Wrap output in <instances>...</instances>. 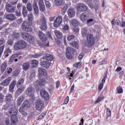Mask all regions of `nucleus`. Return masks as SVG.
Masks as SVG:
<instances>
[{
	"mask_svg": "<svg viewBox=\"0 0 125 125\" xmlns=\"http://www.w3.org/2000/svg\"><path fill=\"white\" fill-rule=\"evenodd\" d=\"M15 114H17V109L16 108H12L11 110L6 113L8 117H11V125H16V124L18 123V118Z\"/></svg>",
	"mask_w": 125,
	"mask_h": 125,
	"instance_id": "1",
	"label": "nucleus"
},
{
	"mask_svg": "<svg viewBox=\"0 0 125 125\" xmlns=\"http://www.w3.org/2000/svg\"><path fill=\"white\" fill-rule=\"evenodd\" d=\"M27 47V42L23 40H20L14 43V49L15 50H22Z\"/></svg>",
	"mask_w": 125,
	"mask_h": 125,
	"instance_id": "2",
	"label": "nucleus"
},
{
	"mask_svg": "<svg viewBox=\"0 0 125 125\" xmlns=\"http://www.w3.org/2000/svg\"><path fill=\"white\" fill-rule=\"evenodd\" d=\"M38 25H40V29L42 31L47 30V25H46V19L45 17H42L40 21H37Z\"/></svg>",
	"mask_w": 125,
	"mask_h": 125,
	"instance_id": "3",
	"label": "nucleus"
},
{
	"mask_svg": "<svg viewBox=\"0 0 125 125\" xmlns=\"http://www.w3.org/2000/svg\"><path fill=\"white\" fill-rule=\"evenodd\" d=\"M21 37L23 40L28 41L30 43H34L35 42V37L25 32L21 33Z\"/></svg>",
	"mask_w": 125,
	"mask_h": 125,
	"instance_id": "4",
	"label": "nucleus"
},
{
	"mask_svg": "<svg viewBox=\"0 0 125 125\" xmlns=\"http://www.w3.org/2000/svg\"><path fill=\"white\" fill-rule=\"evenodd\" d=\"M38 35L39 36L40 39L43 41V47H45V46H49V42L47 39H45V34L42 33V31H40L39 32Z\"/></svg>",
	"mask_w": 125,
	"mask_h": 125,
	"instance_id": "5",
	"label": "nucleus"
},
{
	"mask_svg": "<svg viewBox=\"0 0 125 125\" xmlns=\"http://www.w3.org/2000/svg\"><path fill=\"white\" fill-rule=\"evenodd\" d=\"M87 42L90 47L93 46L94 43H95V41L94 40L93 34H89L87 35Z\"/></svg>",
	"mask_w": 125,
	"mask_h": 125,
	"instance_id": "6",
	"label": "nucleus"
},
{
	"mask_svg": "<svg viewBox=\"0 0 125 125\" xmlns=\"http://www.w3.org/2000/svg\"><path fill=\"white\" fill-rule=\"evenodd\" d=\"M35 108L36 110H38V111H41V110L44 108V103L42 99L37 100Z\"/></svg>",
	"mask_w": 125,
	"mask_h": 125,
	"instance_id": "7",
	"label": "nucleus"
},
{
	"mask_svg": "<svg viewBox=\"0 0 125 125\" xmlns=\"http://www.w3.org/2000/svg\"><path fill=\"white\" fill-rule=\"evenodd\" d=\"M18 87V89L16 91V92L15 94V98H18V96L21 94L22 92H23L24 90H25V86H17Z\"/></svg>",
	"mask_w": 125,
	"mask_h": 125,
	"instance_id": "8",
	"label": "nucleus"
},
{
	"mask_svg": "<svg viewBox=\"0 0 125 125\" xmlns=\"http://www.w3.org/2000/svg\"><path fill=\"white\" fill-rule=\"evenodd\" d=\"M77 9L79 12H84L87 10V6L84 4L80 3L77 5Z\"/></svg>",
	"mask_w": 125,
	"mask_h": 125,
	"instance_id": "9",
	"label": "nucleus"
},
{
	"mask_svg": "<svg viewBox=\"0 0 125 125\" xmlns=\"http://www.w3.org/2000/svg\"><path fill=\"white\" fill-rule=\"evenodd\" d=\"M38 73L40 80L42 79V77H45V76L47 75L46 70L44 68H42V67H39L38 68Z\"/></svg>",
	"mask_w": 125,
	"mask_h": 125,
	"instance_id": "10",
	"label": "nucleus"
},
{
	"mask_svg": "<svg viewBox=\"0 0 125 125\" xmlns=\"http://www.w3.org/2000/svg\"><path fill=\"white\" fill-rule=\"evenodd\" d=\"M22 29L26 32H32L33 31L32 28L27 23V21H24L22 23Z\"/></svg>",
	"mask_w": 125,
	"mask_h": 125,
	"instance_id": "11",
	"label": "nucleus"
},
{
	"mask_svg": "<svg viewBox=\"0 0 125 125\" xmlns=\"http://www.w3.org/2000/svg\"><path fill=\"white\" fill-rule=\"evenodd\" d=\"M51 64L50 61L44 60L41 62V66L46 69H48L51 66Z\"/></svg>",
	"mask_w": 125,
	"mask_h": 125,
	"instance_id": "12",
	"label": "nucleus"
},
{
	"mask_svg": "<svg viewBox=\"0 0 125 125\" xmlns=\"http://www.w3.org/2000/svg\"><path fill=\"white\" fill-rule=\"evenodd\" d=\"M62 23V16H59L56 18L54 21V25L55 27H58L60 26V24Z\"/></svg>",
	"mask_w": 125,
	"mask_h": 125,
	"instance_id": "13",
	"label": "nucleus"
},
{
	"mask_svg": "<svg viewBox=\"0 0 125 125\" xmlns=\"http://www.w3.org/2000/svg\"><path fill=\"white\" fill-rule=\"evenodd\" d=\"M6 10L8 13L14 12V11H15V7L10 4H6Z\"/></svg>",
	"mask_w": 125,
	"mask_h": 125,
	"instance_id": "14",
	"label": "nucleus"
},
{
	"mask_svg": "<svg viewBox=\"0 0 125 125\" xmlns=\"http://www.w3.org/2000/svg\"><path fill=\"white\" fill-rule=\"evenodd\" d=\"M40 94L42 97L44 98L45 100H48V99H49V95L48 94V93L45 90H42Z\"/></svg>",
	"mask_w": 125,
	"mask_h": 125,
	"instance_id": "15",
	"label": "nucleus"
},
{
	"mask_svg": "<svg viewBox=\"0 0 125 125\" xmlns=\"http://www.w3.org/2000/svg\"><path fill=\"white\" fill-rule=\"evenodd\" d=\"M26 92L27 95L32 96L35 93V89L32 86L29 87L26 89Z\"/></svg>",
	"mask_w": 125,
	"mask_h": 125,
	"instance_id": "16",
	"label": "nucleus"
},
{
	"mask_svg": "<svg viewBox=\"0 0 125 125\" xmlns=\"http://www.w3.org/2000/svg\"><path fill=\"white\" fill-rule=\"evenodd\" d=\"M72 49L70 47H68L66 48V57L68 59H72Z\"/></svg>",
	"mask_w": 125,
	"mask_h": 125,
	"instance_id": "17",
	"label": "nucleus"
},
{
	"mask_svg": "<svg viewBox=\"0 0 125 125\" xmlns=\"http://www.w3.org/2000/svg\"><path fill=\"white\" fill-rule=\"evenodd\" d=\"M42 59L47 61H50V62H51V61L54 59V57L53 56H52V55L47 54L44 55Z\"/></svg>",
	"mask_w": 125,
	"mask_h": 125,
	"instance_id": "18",
	"label": "nucleus"
},
{
	"mask_svg": "<svg viewBox=\"0 0 125 125\" xmlns=\"http://www.w3.org/2000/svg\"><path fill=\"white\" fill-rule=\"evenodd\" d=\"M25 100V96L21 95L18 98L17 101V106H21V104H22V102Z\"/></svg>",
	"mask_w": 125,
	"mask_h": 125,
	"instance_id": "19",
	"label": "nucleus"
},
{
	"mask_svg": "<svg viewBox=\"0 0 125 125\" xmlns=\"http://www.w3.org/2000/svg\"><path fill=\"white\" fill-rule=\"evenodd\" d=\"M33 9L36 14H39V6H38V2L37 0H35L33 2Z\"/></svg>",
	"mask_w": 125,
	"mask_h": 125,
	"instance_id": "20",
	"label": "nucleus"
},
{
	"mask_svg": "<svg viewBox=\"0 0 125 125\" xmlns=\"http://www.w3.org/2000/svg\"><path fill=\"white\" fill-rule=\"evenodd\" d=\"M11 81V77H8L6 80H4L0 83L1 85H3L4 86L8 85L10 83V81Z\"/></svg>",
	"mask_w": 125,
	"mask_h": 125,
	"instance_id": "21",
	"label": "nucleus"
},
{
	"mask_svg": "<svg viewBox=\"0 0 125 125\" xmlns=\"http://www.w3.org/2000/svg\"><path fill=\"white\" fill-rule=\"evenodd\" d=\"M67 13L68 14V16H69V17H71V18L75 16V12L73 8H69L68 9Z\"/></svg>",
	"mask_w": 125,
	"mask_h": 125,
	"instance_id": "22",
	"label": "nucleus"
},
{
	"mask_svg": "<svg viewBox=\"0 0 125 125\" xmlns=\"http://www.w3.org/2000/svg\"><path fill=\"white\" fill-rule=\"evenodd\" d=\"M15 85H16V81H13L9 85V90L11 92H13L14 91V88H15Z\"/></svg>",
	"mask_w": 125,
	"mask_h": 125,
	"instance_id": "23",
	"label": "nucleus"
},
{
	"mask_svg": "<svg viewBox=\"0 0 125 125\" xmlns=\"http://www.w3.org/2000/svg\"><path fill=\"white\" fill-rule=\"evenodd\" d=\"M12 38L13 40H19L20 38V33L14 31L12 35Z\"/></svg>",
	"mask_w": 125,
	"mask_h": 125,
	"instance_id": "24",
	"label": "nucleus"
},
{
	"mask_svg": "<svg viewBox=\"0 0 125 125\" xmlns=\"http://www.w3.org/2000/svg\"><path fill=\"white\" fill-rule=\"evenodd\" d=\"M7 67V63L6 62H4L2 63V64L0 65V72L1 73H3L4 71L6 69V67Z\"/></svg>",
	"mask_w": 125,
	"mask_h": 125,
	"instance_id": "25",
	"label": "nucleus"
},
{
	"mask_svg": "<svg viewBox=\"0 0 125 125\" xmlns=\"http://www.w3.org/2000/svg\"><path fill=\"white\" fill-rule=\"evenodd\" d=\"M36 83L37 84H39V86H43V85H45L46 81L45 79H42L40 81H37L36 82Z\"/></svg>",
	"mask_w": 125,
	"mask_h": 125,
	"instance_id": "26",
	"label": "nucleus"
},
{
	"mask_svg": "<svg viewBox=\"0 0 125 125\" xmlns=\"http://www.w3.org/2000/svg\"><path fill=\"white\" fill-rule=\"evenodd\" d=\"M5 53V58H6L9 56L10 54H11L12 53V51L11 49H10V48L8 47L6 48L4 51Z\"/></svg>",
	"mask_w": 125,
	"mask_h": 125,
	"instance_id": "27",
	"label": "nucleus"
},
{
	"mask_svg": "<svg viewBox=\"0 0 125 125\" xmlns=\"http://www.w3.org/2000/svg\"><path fill=\"white\" fill-rule=\"evenodd\" d=\"M55 35L58 38V39H61L62 38H63V35L62 34V33H61L60 31L58 30H55L54 31Z\"/></svg>",
	"mask_w": 125,
	"mask_h": 125,
	"instance_id": "28",
	"label": "nucleus"
},
{
	"mask_svg": "<svg viewBox=\"0 0 125 125\" xmlns=\"http://www.w3.org/2000/svg\"><path fill=\"white\" fill-rule=\"evenodd\" d=\"M22 68L24 71H27L30 68V62H25L22 65Z\"/></svg>",
	"mask_w": 125,
	"mask_h": 125,
	"instance_id": "29",
	"label": "nucleus"
},
{
	"mask_svg": "<svg viewBox=\"0 0 125 125\" xmlns=\"http://www.w3.org/2000/svg\"><path fill=\"white\" fill-rule=\"evenodd\" d=\"M25 80L23 78H21L17 83V86H23V83H24Z\"/></svg>",
	"mask_w": 125,
	"mask_h": 125,
	"instance_id": "30",
	"label": "nucleus"
},
{
	"mask_svg": "<svg viewBox=\"0 0 125 125\" xmlns=\"http://www.w3.org/2000/svg\"><path fill=\"white\" fill-rule=\"evenodd\" d=\"M6 18L8 20H15V15H13L12 14H9L6 16Z\"/></svg>",
	"mask_w": 125,
	"mask_h": 125,
	"instance_id": "31",
	"label": "nucleus"
},
{
	"mask_svg": "<svg viewBox=\"0 0 125 125\" xmlns=\"http://www.w3.org/2000/svg\"><path fill=\"white\" fill-rule=\"evenodd\" d=\"M82 34L83 37H86L87 35V27H84L82 30Z\"/></svg>",
	"mask_w": 125,
	"mask_h": 125,
	"instance_id": "32",
	"label": "nucleus"
},
{
	"mask_svg": "<svg viewBox=\"0 0 125 125\" xmlns=\"http://www.w3.org/2000/svg\"><path fill=\"white\" fill-rule=\"evenodd\" d=\"M18 56H19V54H13L10 58V60H9L10 62H13V61H14V59H15V58H17Z\"/></svg>",
	"mask_w": 125,
	"mask_h": 125,
	"instance_id": "33",
	"label": "nucleus"
},
{
	"mask_svg": "<svg viewBox=\"0 0 125 125\" xmlns=\"http://www.w3.org/2000/svg\"><path fill=\"white\" fill-rule=\"evenodd\" d=\"M31 64L32 68H36L39 64V62L37 60H33L31 61Z\"/></svg>",
	"mask_w": 125,
	"mask_h": 125,
	"instance_id": "34",
	"label": "nucleus"
},
{
	"mask_svg": "<svg viewBox=\"0 0 125 125\" xmlns=\"http://www.w3.org/2000/svg\"><path fill=\"white\" fill-rule=\"evenodd\" d=\"M67 9H68V4H65L64 6L62 9V15H64L65 13H66V11H67Z\"/></svg>",
	"mask_w": 125,
	"mask_h": 125,
	"instance_id": "35",
	"label": "nucleus"
},
{
	"mask_svg": "<svg viewBox=\"0 0 125 125\" xmlns=\"http://www.w3.org/2000/svg\"><path fill=\"white\" fill-rule=\"evenodd\" d=\"M12 99V95L11 94H8L5 98L6 101L8 103H9L11 101V99Z\"/></svg>",
	"mask_w": 125,
	"mask_h": 125,
	"instance_id": "36",
	"label": "nucleus"
},
{
	"mask_svg": "<svg viewBox=\"0 0 125 125\" xmlns=\"http://www.w3.org/2000/svg\"><path fill=\"white\" fill-rule=\"evenodd\" d=\"M23 107H30V102L28 100H26L22 105Z\"/></svg>",
	"mask_w": 125,
	"mask_h": 125,
	"instance_id": "37",
	"label": "nucleus"
},
{
	"mask_svg": "<svg viewBox=\"0 0 125 125\" xmlns=\"http://www.w3.org/2000/svg\"><path fill=\"white\" fill-rule=\"evenodd\" d=\"M27 13H28V11H27V9L26 8V7L23 6L22 15H23V17H26Z\"/></svg>",
	"mask_w": 125,
	"mask_h": 125,
	"instance_id": "38",
	"label": "nucleus"
},
{
	"mask_svg": "<svg viewBox=\"0 0 125 125\" xmlns=\"http://www.w3.org/2000/svg\"><path fill=\"white\" fill-rule=\"evenodd\" d=\"M82 64H83L82 62H76L73 64V67H75V68H81V67H82Z\"/></svg>",
	"mask_w": 125,
	"mask_h": 125,
	"instance_id": "39",
	"label": "nucleus"
},
{
	"mask_svg": "<svg viewBox=\"0 0 125 125\" xmlns=\"http://www.w3.org/2000/svg\"><path fill=\"white\" fill-rule=\"evenodd\" d=\"M71 44L73 47H75L77 49L79 48V44L78 43V42L76 41H73L71 42Z\"/></svg>",
	"mask_w": 125,
	"mask_h": 125,
	"instance_id": "40",
	"label": "nucleus"
},
{
	"mask_svg": "<svg viewBox=\"0 0 125 125\" xmlns=\"http://www.w3.org/2000/svg\"><path fill=\"white\" fill-rule=\"evenodd\" d=\"M55 2L56 5L59 6L62 4L63 2V0H55Z\"/></svg>",
	"mask_w": 125,
	"mask_h": 125,
	"instance_id": "41",
	"label": "nucleus"
},
{
	"mask_svg": "<svg viewBox=\"0 0 125 125\" xmlns=\"http://www.w3.org/2000/svg\"><path fill=\"white\" fill-rule=\"evenodd\" d=\"M26 8L28 11H32L33 10V8L32 7V4H31V3H27Z\"/></svg>",
	"mask_w": 125,
	"mask_h": 125,
	"instance_id": "42",
	"label": "nucleus"
},
{
	"mask_svg": "<svg viewBox=\"0 0 125 125\" xmlns=\"http://www.w3.org/2000/svg\"><path fill=\"white\" fill-rule=\"evenodd\" d=\"M28 20L30 22H33L34 21V16H33V14H30L28 15Z\"/></svg>",
	"mask_w": 125,
	"mask_h": 125,
	"instance_id": "43",
	"label": "nucleus"
},
{
	"mask_svg": "<svg viewBox=\"0 0 125 125\" xmlns=\"http://www.w3.org/2000/svg\"><path fill=\"white\" fill-rule=\"evenodd\" d=\"M7 43L8 45L12 46V45H13V43H14V41L12 39H9L7 42Z\"/></svg>",
	"mask_w": 125,
	"mask_h": 125,
	"instance_id": "44",
	"label": "nucleus"
},
{
	"mask_svg": "<svg viewBox=\"0 0 125 125\" xmlns=\"http://www.w3.org/2000/svg\"><path fill=\"white\" fill-rule=\"evenodd\" d=\"M106 115L107 117L105 118V120H108V117L111 116V109L110 108H107Z\"/></svg>",
	"mask_w": 125,
	"mask_h": 125,
	"instance_id": "45",
	"label": "nucleus"
},
{
	"mask_svg": "<svg viewBox=\"0 0 125 125\" xmlns=\"http://www.w3.org/2000/svg\"><path fill=\"white\" fill-rule=\"evenodd\" d=\"M71 23L73 26H78V25H79V21L76 20H72Z\"/></svg>",
	"mask_w": 125,
	"mask_h": 125,
	"instance_id": "46",
	"label": "nucleus"
},
{
	"mask_svg": "<svg viewBox=\"0 0 125 125\" xmlns=\"http://www.w3.org/2000/svg\"><path fill=\"white\" fill-rule=\"evenodd\" d=\"M81 18L82 21H83V22H84L86 19V15L84 13H83L81 15Z\"/></svg>",
	"mask_w": 125,
	"mask_h": 125,
	"instance_id": "47",
	"label": "nucleus"
},
{
	"mask_svg": "<svg viewBox=\"0 0 125 125\" xmlns=\"http://www.w3.org/2000/svg\"><path fill=\"white\" fill-rule=\"evenodd\" d=\"M40 11L43 12L45 10V6L44 5H42L39 6Z\"/></svg>",
	"mask_w": 125,
	"mask_h": 125,
	"instance_id": "48",
	"label": "nucleus"
},
{
	"mask_svg": "<svg viewBox=\"0 0 125 125\" xmlns=\"http://www.w3.org/2000/svg\"><path fill=\"white\" fill-rule=\"evenodd\" d=\"M4 49V45H3L0 47V58L1 57L2 52H3V50Z\"/></svg>",
	"mask_w": 125,
	"mask_h": 125,
	"instance_id": "49",
	"label": "nucleus"
},
{
	"mask_svg": "<svg viewBox=\"0 0 125 125\" xmlns=\"http://www.w3.org/2000/svg\"><path fill=\"white\" fill-rule=\"evenodd\" d=\"M44 117H45V113H42L39 116L38 120H42Z\"/></svg>",
	"mask_w": 125,
	"mask_h": 125,
	"instance_id": "50",
	"label": "nucleus"
},
{
	"mask_svg": "<svg viewBox=\"0 0 125 125\" xmlns=\"http://www.w3.org/2000/svg\"><path fill=\"white\" fill-rule=\"evenodd\" d=\"M4 99V95H3L1 93H0V103H2Z\"/></svg>",
	"mask_w": 125,
	"mask_h": 125,
	"instance_id": "51",
	"label": "nucleus"
},
{
	"mask_svg": "<svg viewBox=\"0 0 125 125\" xmlns=\"http://www.w3.org/2000/svg\"><path fill=\"white\" fill-rule=\"evenodd\" d=\"M35 75H36V72H35V71L32 70L31 72V74H30V79H34V78L35 77Z\"/></svg>",
	"mask_w": 125,
	"mask_h": 125,
	"instance_id": "52",
	"label": "nucleus"
},
{
	"mask_svg": "<svg viewBox=\"0 0 125 125\" xmlns=\"http://www.w3.org/2000/svg\"><path fill=\"white\" fill-rule=\"evenodd\" d=\"M117 91L118 93H123V88L121 87H118L117 88Z\"/></svg>",
	"mask_w": 125,
	"mask_h": 125,
	"instance_id": "53",
	"label": "nucleus"
},
{
	"mask_svg": "<svg viewBox=\"0 0 125 125\" xmlns=\"http://www.w3.org/2000/svg\"><path fill=\"white\" fill-rule=\"evenodd\" d=\"M103 99V97H99L98 98L97 100H96V101L95 102V104H97L99 103V102H101V101H102Z\"/></svg>",
	"mask_w": 125,
	"mask_h": 125,
	"instance_id": "54",
	"label": "nucleus"
},
{
	"mask_svg": "<svg viewBox=\"0 0 125 125\" xmlns=\"http://www.w3.org/2000/svg\"><path fill=\"white\" fill-rule=\"evenodd\" d=\"M103 86H104V84L100 83L98 87V90L101 91L103 88Z\"/></svg>",
	"mask_w": 125,
	"mask_h": 125,
	"instance_id": "55",
	"label": "nucleus"
},
{
	"mask_svg": "<svg viewBox=\"0 0 125 125\" xmlns=\"http://www.w3.org/2000/svg\"><path fill=\"white\" fill-rule=\"evenodd\" d=\"M94 21V20H93V19H90L87 21V24H89V25H91L92 23H93Z\"/></svg>",
	"mask_w": 125,
	"mask_h": 125,
	"instance_id": "56",
	"label": "nucleus"
},
{
	"mask_svg": "<svg viewBox=\"0 0 125 125\" xmlns=\"http://www.w3.org/2000/svg\"><path fill=\"white\" fill-rule=\"evenodd\" d=\"M42 56V54H35L33 55L32 57L33 58H39V57H41Z\"/></svg>",
	"mask_w": 125,
	"mask_h": 125,
	"instance_id": "57",
	"label": "nucleus"
},
{
	"mask_svg": "<svg viewBox=\"0 0 125 125\" xmlns=\"http://www.w3.org/2000/svg\"><path fill=\"white\" fill-rule=\"evenodd\" d=\"M5 125H10V120H9V118H6V119H5Z\"/></svg>",
	"mask_w": 125,
	"mask_h": 125,
	"instance_id": "58",
	"label": "nucleus"
},
{
	"mask_svg": "<svg viewBox=\"0 0 125 125\" xmlns=\"http://www.w3.org/2000/svg\"><path fill=\"white\" fill-rule=\"evenodd\" d=\"M75 39V35H70L67 37V40L70 41Z\"/></svg>",
	"mask_w": 125,
	"mask_h": 125,
	"instance_id": "59",
	"label": "nucleus"
},
{
	"mask_svg": "<svg viewBox=\"0 0 125 125\" xmlns=\"http://www.w3.org/2000/svg\"><path fill=\"white\" fill-rule=\"evenodd\" d=\"M83 56H84V53H81L78 57V59H79V60H82V59L83 58Z\"/></svg>",
	"mask_w": 125,
	"mask_h": 125,
	"instance_id": "60",
	"label": "nucleus"
},
{
	"mask_svg": "<svg viewBox=\"0 0 125 125\" xmlns=\"http://www.w3.org/2000/svg\"><path fill=\"white\" fill-rule=\"evenodd\" d=\"M106 79H107V73L105 74V76H104L102 81V83H103V84H104V83H105V82H106Z\"/></svg>",
	"mask_w": 125,
	"mask_h": 125,
	"instance_id": "61",
	"label": "nucleus"
},
{
	"mask_svg": "<svg viewBox=\"0 0 125 125\" xmlns=\"http://www.w3.org/2000/svg\"><path fill=\"white\" fill-rule=\"evenodd\" d=\"M4 42H5V40H4V39H0V46H1V45L4 43Z\"/></svg>",
	"mask_w": 125,
	"mask_h": 125,
	"instance_id": "62",
	"label": "nucleus"
},
{
	"mask_svg": "<svg viewBox=\"0 0 125 125\" xmlns=\"http://www.w3.org/2000/svg\"><path fill=\"white\" fill-rule=\"evenodd\" d=\"M45 3L47 8H49V7H50V3L49 2V1L45 0Z\"/></svg>",
	"mask_w": 125,
	"mask_h": 125,
	"instance_id": "63",
	"label": "nucleus"
},
{
	"mask_svg": "<svg viewBox=\"0 0 125 125\" xmlns=\"http://www.w3.org/2000/svg\"><path fill=\"white\" fill-rule=\"evenodd\" d=\"M41 86H40V84L38 83L35 85V87L37 90H41Z\"/></svg>",
	"mask_w": 125,
	"mask_h": 125,
	"instance_id": "64",
	"label": "nucleus"
}]
</instances>
